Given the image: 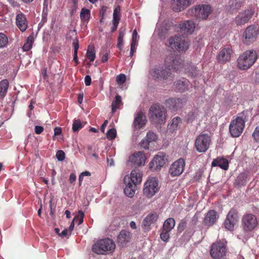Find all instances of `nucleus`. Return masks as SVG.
Segmentation results:
<instances>
[{"label":"nucleus","instance_id":"nucleus-1","mask_svg":"<svg viewBox=\"0 0 259 259\" xmlns=\"http://www.w3.org/2000/svg\"><path fill=\"white\" fill-rule=\"evenodd\" d=\"M165 64L168 67L173 68L174 71L180 72L184 70L188 76L192 78L197 76L199 74L200 70L192 62L185 61L180 57L172 54L166 57Z\"/></svg>","mask_w":259,"mask_h":259},{"label":"nucleus","instance_id":"nucleus-2","mask_svg":"<svg viewBox=\"0 0 259 259\" xmlns=\"http://www.w3.org/2000/svg\"><path fill=\"white\" fill-rule=\"evenodd\" d=\"M258 58L256 52L254 50H247L241 54L237 59V67L242 70L250 68Z\"/></svg>","mask_w":259,"mask_h":259},{"label":"nucleus","instance_id":"nucleus-3","mask_svg":"<svg viewBox=\"0 0 259 259\" xmlns=\"http://www.w3.org/2000/svg\"><path fill=\"white\" fill-rule=\"evenodd\" d=\"M148 114L150 120L153 124L159 125L165 123L166 110L159 104H152L149 108Z\"/></svg>","mask_w":259,"mask_h":259},{"label":"nucleus","instance_id":"nucleus-4","mask_svg":"<svg viewBox=\"0 0 259 259\" xmlns=\"http://www.w3.org/2000/svg\"><path fill=\"white\" fill-rule=\"evenodd\" d=\"M93 251L99 254H104L113 252L115 249L114 242L109 238L98 240L93 246Z\"/></svg>","mask_w":259,"mask_h":259},{"label":"nucleus","instance_id":"nucleus-5","mask_svg":"<svg viewBox=\"0 0 259 259\" xmlns=\"http://www.w3.org/2000/svg\"><path fill=\"white\" fill-rule=\"evenodd\" d=\"M247 120L245 112L239 114L235 119L233 120L229 125V132L232 137H239L243 131L245 122Z\"/></svg>","mask_w":259,"mask_h":259},{"label":"nucleus","instance_id":"nucleus-6","mask_svg":"<svg viewBox=\"0 0 259 259\" xmlns=\"http://www.w3.org/2000/svg\"><path fill=\"white\" fill-rule=\"evenodd\" d=\"M226 240H217L213 243L210 249V255L213 259H224L227 253Z\"/></svg>","mask_w":259,"mask_h":259},{"label":"nucleus","instance_id":"nucleus-7","mask_svg":"<svg viewBox=\"0 0 259 259\" xmlns=\"http://www.w3.org/2000/svg\"><path fill=\"white\" fill-rule=\"evenodd\" d=\"M164 66L165 68L163 66H155L154 68L149 70V74L151 77L154 79L158 80H164L168 79L171 75L170 71L173 68L168 67L165 64V60L164 61Z\"/></svg>","mask_w":259,"mask_h":259},{"label":"nucleus","instance_id":"nucleus-8","mask_svg":"<svg viewBox=\"0 0 259 259\" xmlns=\"http://www.w3.org/2000/svg\"><path fill=\"white\" fill-rule=\"evenodd\" d=\"M168 42L169 48L180 53L185 52L189 48L188 42L182 36L175 35L171 37L168 39Z\"/></svg>","mask_w":259,"mask_h":259},{"label":"nucleus","instance_id":"nucleus-9","mask_svg":"<svg viewBox=\"0 0 259 259\" xmlns=\"http://www.w3.org/2000/svg\"><path fill=\"white\" fill-rule=\"evenodd\" d=\"M241 225L244 232L253 231L258 225L256 216L251 213H245L241 219Z\"/></svg>","mask_w":259,"mask_h":259},{"label":"nucleus","instance_id":"nucleus-10","mask_svg":"<svg viewBox=\"0 0 259 259\" xmlns=\"http://www.w3.org/2000/svg\"><path fill=\"white\" fill-rule=\"evenodd\" d=\"M211 139L207 134H201L195 139V147L197 152L205 153L209 148Z\"/></svg>","mask_w":259,"mask_h":259},{"label":"nucleus","instance_id":"nucleus-11","mask_svg":"<svg viewBox=\"0 0 259 259\" xmlns=\"http://www.w3.org/2000/svg\"><path fill=\"white\" fill-rule=\"evenodd\" d=\"M258 30L254 25H250L245 29L242 35V41L244 44L250 45L254 42L257 37Z\"/></svg>","mask_w":259,"mask_h":259},{"label":"nucleus","instance_id":"nucleus-12","mask_svg":"<svg viewBox=\"0 0 259 259\" xmlns=\"http://www.w3.org/2000/svg\"><path fill=\"white\" fill-rule=\"evenodd\" d=\"M254 13V11L252 7H249L235 17L234 22L237 26L244 25L251 19Z\"/></svg>","mask_w":259,"mask_h":259},{"label":"nucleus","instance_id":"nucleus-13","mask_svg":"<svg viewBox=\"0 0 259 259\" xmlns=\"http://www.w3.org/2000/svg\"><path fill=\"white\" fill-rule=\"evenodd\" d=\"M159 189L157 179L154 177L150 178L145 183L143 194L146 197L151 198L158 191Z\"/></svg>","mask_w":259,"mask_h":259},{"label":"nucleus","instance_id":"nucleus-14","mask_svg":"<svg viewBox=\"0 0 259 259\" xmlns=\"http://www.w3.org/2000/svg\"><path fill=\"white\" fill-rule=\"evenodd\" d=\"M191 11L193 13L196 18L199 19H206L212 11L211 8L207 5H202L196 6L192 9Z\"/></svg>","mask_w":259,"mask_h":259},{"label":"nucleus","instance_id":"nucleus-15","mask_svg":"<svg viewBox=\"0 0 259 259\" xmlns=\"http://www.w3.org/2000/svg\"><path fill=\"white\" fill-rule=\"evenodd\" d=\"M238 221V215L237 210L234 208L231 209L228 212L224 222L225 228L229 231H233L235 225Z\"/></svg>","mask_w":259,"mask_h":259},{"label":"nucleus","instance_id":"nucleus-16","mask_svg":"<svg viewBox=\"0 0 259 259\" xmlns=\"http://www.w3.org/2000/svg\"><path fill=\"white\" fill-rule=\"evenodd\" d=\"M185 165V160L180 158L171 165L169 172L172 177L178 176L183 172Z\"/></svg>","mask_w":259,"mask_h":259},{"label":"nucleus","instance_id":"nucleus-17","mask_svg":"<svg viewBox=\"0 0 259 259\" xmlns=\"http://www.w3.org/2000/svg\"><path fill=\"white\" fill-rule=\"evenodd\" d=\"M145 159L144 153L139 151L130 156L129 161L135 166H141L144 164Z\"/></svg>","mask_w":259,"mask_h":259},{"label":"nucleus","instance_id":"nucleus-18","mask_svg":"<svg viewBox=\"0 0 259 259\" xmlns=\"http://www.w3.org/2000/svg\"><path fill=\"white\" fill-rule=\"evenodd\" d=\"M232 53V50L231 48H225L221 50L217 56L218 62L221 64H225L229 62L231 59V55Z\"/></svg>","mask_w":259,"mask_h":259},{"label":"nucleus","instance_id":"nucleus-19","mask_svg":"<svg viewBox=\"0 0 259 259\" xmlns=\"http://www.w3.org/2000/svg\"><path fill=\"white\" fill-rule=\"evenodd\" d=\"M147 122L146 117L144 113L142 111H139L137 113L134 122V127L136 130H140L143 127Z\"/></svg>","mask_w":259,"mask_h":259},{"label":"nucleus","instance_id":"nucleus-20","mask_svg":"<svg viewBox=\"0 0 259 259\" xmlns=\"http://www.w3.org/2000/svg\"><path fill=\"white\" fill-rule=\"evenodd\" d=\"M165 164V156L157 155L149 164V167L152 170H158Z\"/></svg>","mask_w":259,"mask_h":259},{"label":"nucleus","instance_id":"nucleus-21","mask_svg":"<svg viewBox=\"0 0 259 259\" xmlns=\"http://www.w3.org/2000/svg\"><path fill=\"white\" fill-rule=\"evenodd\" d=\"M16 23L17 26L22 32L25 31L28 27V22L25 15L21 12L16 15Z\"/></svg>","mask_w":259,"mask_h":259},{"label":"nucleus","instance_id":"nucleus-22","mask_svg":"<svg viewBox=\"0 0 259 259\" xmlns=\"http://www.w3.org/2000/svg\"><path fill=\"white\" fill-rule=\"evenodd\" d=\"M165 105L169 109L178 110L183 107L184 102L179 98H169L165 101Z\"/></svg>","mask_w":259,"mask_h":259},{"label":"nucleus","instance_id":"nucleus-23","mask_svg":"<svg viewBox=\"0 0 259 259\" xmlns=\"http://www.w3.org/2000/svg\"><path fill=\"white\" fill-rule=\"evenodd\" d=\"M158 215L156 213H151L148 215L143 220L142 227L143 229L147 231L150 229L151 224L155 223L157 220Z\"/></svg>","mask_w":259,"mask_h":259},{"label":"nucleus","instance_id":"nucleus-24","mask_svg":"<svg viewBox=\"0 0 259 259\" xmlns=\"http://www.w3.org/2000/svg\"><path fill=\"white\" fill-rule=\"evenodd\" d=\"M217 219V212L212 209L209 210L204 217L203 223L205 226H212L215 223Z\"/></svg>","mask_w":259,"mask_h":259},{"label":"nucleus","instance_id":"nucleus-25","mask_svg":"<svg viewBox=\"0 0 259 259\" xmlns=\"http://www.w3.org/2000/svg\"><path fill=\"white\" fill-rule=\"evenodd\" d=\"M191 0H176L172 4V10L176 12L182 11L191 4Z\"/></svg>","mask_w":259,"mask_h":259},{"label":"nucleus","instance_id":"nucleus-26","mask_svg":"<svg viewBox=\"0 0 259 259\" xmlns=\"http://www.w3.org/2000/svg\"><path fill=\"white\" fill-rule=\"evenodd\" d=\"M131 240V233L125 230L121 231L117 237L118 244L122 247L125 246Z\"/></svg>","mask_w":259,"mask_h":259},{"label":"nucleus","instance_id":"nucleus-27","mask_svg":"<svg viewBox=\"0 0 259 259\" xmlns=\"http://www.w3.org/2000/svg\"><path fill=\"white\" fill-rule=\"evenodd\" d=\"M180 28L182 31L188 34H191L194 31L195 25L193 21L191 20L186 21L180 24Z\"/></svg>","mask_w":259,"mask_h":259},{"label":"nucleus","instance_id":"nucleus-28","mask_svg":"<svg viewBox=\"0 0 259 259\" xmlns=\"http://www.w3.org/2000/svg\"><path fill=\"white\" fill-rule=\"evenodd\" d=\"M212 166H219L224 170H227L229 167L228 160L223 157H218L213 160L211 162Z\"/></svg>","mask_w":259,"mask_h":259},{"label":"nucleus","instance_id":"nucleus-29","mask_svg":"<svg viewBox=\"0 0 259 259\" xmlns=\"http://www.w3.org/2000/svg\"><path fill=\"white\" fill-rule=\"evenodd\" d=\"M245 0H230L229 11L232 13L237 12L244 4Z\"/></svg>","mask_w":259,"mask_h":259},{"label":"nucleus","instance_id":"nucleus-30","mask_svg":"<svg viewBox=\"0 0 259 259\" xmlns=\"http://www.w3.org/2000/svg\"><path fill=\"white\" fill-rule=\"evenodd\" d=\"M189 84V81L185 78H182L175 83L176 89L181 93H183L188 90Z\"/></svg>","mask_w":259,"mask_h":259},{"label":"nucleus","instance_id":"nucleus-31","mask_svg":"<svg viewBox=\"0 0 259 259\" xmlns=\"http://www.w3.org/2000/svg\"><path fill=\"white\" fill-rule=\"evenodd\" d=\"M130 180L135 185L140 184L142 180V173L138 169H133L131 173Z\"/></svg>","mask_w":259,"mask_h":259},{"label":"nucleus","instance_id":"nucleus-32","mask_svg":"<svg viewBox=\"0 0 259 259\" xmlns=\"http://www.w3.org/2000/svg\"><path fill=\"white\" fill-rule=\"evenodd\" d=\"M128 180H130V178H128ZM128 181H130V180H128ZM124 182L126 185L125 188L124 189V193L128 197L132 198L135 194V190L136 189V185L132 184L130 182H128L127 183H126V178H124Z\"/></svg>","mask_w":259,"mask_h":259},{"label":"nucleus","instance_id":"nucleus-33","mask_svg":"<svg viewBox=\"0 0 259 259\" xmlns=\"http://www.w3.org/2000/svg\"><path fill=\"white\" fill-rule=\"evenodd\" d=\"M9 87L7 79H3L0 81V100H3L6 96Z\"/></svg>","mask_w":259,"mask_h":259},{"label":"nucleus","instance_id":"nucleus-34","mask_svg":"<svg viewBox=\"0 0 259 259\" xmlns=\"http://www.w3.org/2000/svg\"><path fill=\"white\" fill-rule=\"evenodd\" d=\"M247 175L246 173H241L237 177L235 181V184L238 187L244 186L247 182Z\"/></svg>","mask_w":259,"mask_h":259},{"label":"nucleus","instance_id":"nucleus-35","mask_svg":"<svg viewBox=\"0 0 259 259\" xmlns=\"http://www.w3.org/2000/svg\"><path fill=\"white\" fill-rule=\"evenodd\" d=\"M175 226V220L172 218H169L165 221L163 223L162 228L166 231L170 232Z\"/></svg>","mask_w":259,"mask_h":259},{"label":"nucleus","instance_id":"nucleus-36","mask_svg":"<svg viewBox=\"0 0 259 259\" xmlns=\"http://www.w3.org/2000/svg\"><path fill=\"white\" fill-rule=\"evenodd\" d=\"M86 56L90 62H93L95 60L96 57V54L95 48L93 46H89Z\"/></svg>","mask_w":259,"mask_h":259},{"label":"nucleus","instance_id":"nucleus-37","mask_svg":"<svg viewBox=\"0 0 259 259\" xmlns=\"http://www.w3.org/2000/svg\"><path fill=\"white\" fill-rule=\"evenodd\" d=\"M181 121V119L179 117H174L170 123V124L168 125V129L171 132H174L175 130H176L177 127H178V125L179 123Z\"/></svg>","mask_w":259,"mask_h":259},{"label":"nucleus","instance_id":"nucleus-38","mask_svg":"<svg viewBox=\"0 0 259 259\" xmlns=\"http://www.w3.org/2000/svg\"><path fill=\"white\" fill-rule=\"evenodd\" d=\"M121 103V97L117 95L115 96L114 100L112 101L111 104L112 112L114 113L116 109L118 108L119 105Z\"/></svg>","mask_w":259,"mask_h":259},{"label":"nucleus","instance_id":"nucleus-39","mask_svg":"<svg viewBox=\"0 0 259 259\" xmlns=\"http://www.w3.org/2000/svg\"><path fill=\"white\" fill-rule=\"evenodd\" d=\"M91 16L90 11L85 8H82L81 10L80 17L82 21H86L89 20Z\"/></svg>","mask_w":259,"mask_h":259},{"label":"nucleus","instance_id":"nucleus-40","mask_svg":"<svg viewBox=\"0 0 259 259\" xmlns=\"http://www.w3.org/2000/svg\"><path fill=\"white\" fill-rule=\"evenodd\" d=\"M33 42V37L29 36L27 37L26 42L23 46V49L24 51H28L32 48V44Z\"/></svg>","mask_w":259,"mask_h":259},{"label":"nucleus","instance_id":"nucleus-41","mask_svg":"<svg viewBox=\"0 0 259 259\" xmlns=\"http://www.w3.org/2000/svg\"><path fill=\"white\" fill-rule=\"evenodd\" d=\"M121 9L120 6H116L113 11V19L112 21H120L121 17Z\"/></svg>","mask_w":259,"mask_h":259},{"label":"nucleus","instance_id":"nucleus-42","mask_svg":"<svg viewBox=\"0 0 259 259\" xmlns=\"http://www.w3.org/2000/svg\"><path fill=\"white\" fill-rule=\"evenodd\" d=\"M74 47V54H73V60L76 63V65L79 64V61L77 58V52L79 48V44L77 40L76 41L73 42Z\"/></svg>","mask_w":259,"mask_h":259},{"label":"nucleus","instance_id":"nucleus-43","mask_svg":"<svg viewBox=\"0 0 259 259\" xmlns=\"http://www.w3.org/2000/svg\"><path fill=\"white\" fill-rule=\"evenodd\" d=\"M83 125L81 123L79 119L74 120L72 124V130L73 132H77L80 129L82 128Z\"/></svg>","mask_w":259,"mask_h":259},{"label":"nucleus","instance_id":"nucleus-44","mask_svg":"<svg viewBox=\"0 0 259 259\" xmlns=\"http://www.w3.org/2000/svg\"><path fill=\"white\" fill-rule=\"evenodd\" d=\"M124 35V32L119 30V34L117 39V47L120 50H121L123 46V39Z\"/></svg>","mask_w":259,"mask_h":259},{"label":"nucleus","instance_id":"nucleus-45","mask_svg":"<svg viewBox=\"0 0 259 259\" xmlns=\"http://www.w3.org/2000/svg\"><path fill=\"white\" fill-rule=\"evenodd\" d=\"M84 216V214L83 211H82L81 210H79L78 211V214L75 216L73 220L76 223H77L78 225H80L83 222Z\"/></svg>","mask_w":259,"mask_h":259},{"label":"nucleus","instance_id":"nucleus-46","mask_svg":"<svg viewBox=\"0 0 259 259\" xmlns=\"http://www.w3.org/2000/svg\"><path fill=\"white\" fill-rule=\"evenodd\" d=\"M8 43V38L4 33H0V48L5 47Z\"/></svg>","mask_w":259,"mask_h":259},{"label":"nucleus","instance_id":"nucleus-47","mask_svg":"<svg viewBox=\"0 0 259 259\" xmlns=\"http://www.w3.org/2000/svg\"><path fill=\"white\" fill-rule=\"evenodd\" d=\"M116 136V131L115 128H111L109 130L107 133V138L109 140L114 139Z\"/></svg>","mask_w":259,"mask_h":259},{"label":"nucleus","instance_id":"nucleus-48","mask_svg":"<svg viewBox=\"0 0 259 259\" xmlns=\"http://www.w3.org/2000/svg\"><path fill=\"white\" fill-rule=\"evenodd\" d=\"M149 142H152L156 141L157 139L156 135L153 132H149L147 133L146 137L145 138Z\"/></svg>","mask_w":259,"mask_h":259},{"label":"nucleus","instance_id":"nucleus-49","mask_svg":"<svg viewBox=\"0 0 259 259\" xmlns=\"http://www.w3.org/2000/svg\"><path fill=\"white\" fill-rule=\"evenodd\" d=\"M169 231H166V230L162 229L161 232L160 233L161 239L164 242L168 241L169 238Z\"/></svg>","mask_w":259,"mask_h":259},{"label":"nucleus","instance_id":"nucleus-50","mask_svg":"<svg viewBox=\"0 0 259 259\" xmlns=\"http://www.w3.org/2000/svg\"><path fill=\"white\" fill-rule=\"evenodd\" d=\"M126 80V76L124 74H120L117 76L116 78V81L119 84H123Z\"/></svg>","mask_w":259,"mask_h":259},{"label":"nucleus","instance_id":"nucleus-51","mask_svg":"<svg viewBox=\"0 0 259 259\" xmlns=\"http://www.w3.org/2000/svg\"><path fill=\"white\" fill-rule=\"evenodd\" d=\"M56 156L59 161H63L65 158V154L63 150H58Z\"/></svg>","mask_w":259,"mask_h":259},{"label":"nucleus","instance_id":"nucleus-52","mask_svg":"<svg viewBox=\"0 0 259 259\" xmlns=\"http://www.w3.org/2000/svg\"><path fill=\"white\" fill-rule=\"evenodd\" d=\"M186 225L187 222L185 220H181L178 227V231L181 232L183 231L186 227Z\"/></svg>","mask_w":259,"mask_h":259},{"label":"nucleus","instance_id":"nucleus-53","mask_svg":"<svg viewBox=\"0 0 259 259\" xmlns=\"http://www.w3.org/2000/svg\"><path fill=\"white\" fill-rule=\"evenodd\" d=\"M137 37H138V33L136 30H134L133 34H132V41L131 45H133V46L137 45Z\"/></svg>","mask_w":259,"mask_h":259},{"label":"nucleus","instance_id":"nucleus-54","mask_svg":"<svg viewBox=\"0 0 259 259\" xmlns=\"http://www.w3.org/2000/svg\"><path fill=\"white\" fill-rule=\"evenodd\" d=\"M49 0H44L43 3V9L42 13H46L48 14L49 12Z\"/></svg>","mask_w":259,"mask_h":259},{"label":"nucleus","instance_id":"nucleus-55","mask_svg":"<svg viewBox=\"0 0 259 259\" xmlns=\"http://www.w3.org/2000/svg\"><path fill=\"white\" fill-rule=\"evenodd\" d=\"M252 137L256 142H259V126H257L252 134Z\"/></svg>","mask_w":259,"mask_h":259},{"label":"nucleus","instance_id":"nucleus-56","mask_svg":"<svg viewBox=\"0 0 259 259\" xmlns=\"http://www.w3.org/2000/svg\"><path fill=\"white\" fill-rule=\"evenodd\" d=\"M150 142H149L148 140L146 138L143 139L142 142L140 143L141 147H142L144 149H148L149 147V143Z\"/></svg>","mask_w":259,"mask_h":259},{"label":"nucleus","instance_id":"nucleus-57","mask_svg":"<svg viewBox=\"0 0 259 259\" xmlns=\"http://www.w3.org/2000/svg\"><path fill=\"white\" fill-rule=\"evenodd\" d=\"M109 55L110 52L108 51H106L101 57V62L102 63L106 62L108 60Z\"/></svg>","mask_w":259,"mask_h":259},{"label":"nucleus","instance_id":"nucleus-58","mask_svg":"<svg viewBox=\"0 0 259 259\" xmlns=\"http://www.w3.org/2000/svg\"><path fill=\"white\" fill-rule=\"evenodd\" d=\"M48 14L42 13V18L41 20L39 23V25H43L47 21V16Z\"/></svg>","mask_w":259,"mask_h":259},{"label":"nucleus","instance_id":"nucleus-59","mask_svg":"<svg viewBox=\"0 0 259 259\" xmlns=\"http://www.w3.org/2000/svg\"><path fill=\"white\" fill-rule=\"evenodd\" d=\"M44 128L42 126L39 125H36L34 127V131L35 134L39 135L44 131Z\"/></svg>","mask_w":259,"mask_h":259},{"label":"nucleus","instance_id":"nucleus-60","mask_svg":"<svg viewBox=\"0 0 259 259\" xmlns=\"http://www.w3.org/2000/svg\"><path fill=\"white\" fill-rule=\"evenodd\" d=\"M112 25L111 30L112 32H114L117 28L118 25L119 24V21H112Z\"/></svg>","mask_w":259,"mask_h":259},{"label":"nucleus","instance_id":"nucleus-61","mask_svg":"<svg viewBox=\"0 0 259 259\" xmlns=\"http://www.w3.org/2000/svg\"><path fill=\"white\" fill-rule=\"evenodd\" d=\"M91 77L90 75H86L84 78L85 84L87 86H89L91 84Z\"/></svg>","mask_w":259,"mask_h":259},{"label":"nucleus","instance_id":"nucleus-62","mask_svg":"<svg viewBox=\"0 0 259 259\" xmlns=\"http://www.w3.org/2000/svg\"><path fill=\"white\" fill-rule=\"evenodd\" d=\"M76 176L75 174L74 173H71L69 176V181L70 183H74L76 181Z\"/></svg>","mask_w":259,"mask_h":259},{"label":"nucleus","instance_id":"nucleus-63","mask_svg":"<svg viewBox=\"0 0 259 259\" xmlns=\"http://www.w3.org/2000/svg\"><path fill=\"white\" fill-rule=\"evenodd\" d=\"M62 133V130L61 127H56L54 128V135L58 136Z\"/></svg>","mask_w":259,"mask_h":259},{"label":"nucleus","instance_id":"nucleus-64","mask_svg":"<svg viewBox=\"0 0 259 259\" xmlns=\"http://www.w3.org/2000/svg\"><path fill=\"white\" fill-rule=\"evenodd\" d=\"M41 74L44 79H46L48 78L47 68H45L41 70Z\"/></svg>","mask_w":259,"mask_h":259}]
</instances>
